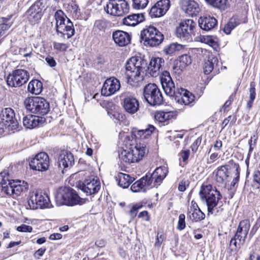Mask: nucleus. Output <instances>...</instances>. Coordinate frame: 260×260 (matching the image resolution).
I'll list each match as a JSON object with an SVG mask.
<instances>
[{"instance_id":"1","label":"nucleus","mask_w":260,"mask_h":260,"mask_svg":"<svg viewBox=\"0 0 260 260\" xmlns=\"http://www.w3.org/2000/svg\"><path fill=\"white\" fill-rule=\"evenodd\" d=\"M147 65L146 60L141 56H133L128 59L124 71L127 83L134 87L142 85Z\"/></svg>"},{"instance_id":"2","label":"nucleus","mask_w":260,"mask_h":260,"mask_svg":"<svg viewBox=\"0 0 260 260\" xmlns=\"http://www.w3.org/2000/svg\"><path fill=\"white\" fill-rule=\"evenodd\" d=\"M162 88L167 95L174 97L176 102L189 105L194 101V96L183 88L176 89L169 72L164 71L160 76Z\"/></svg>"},{"instance_id":"3","label":"nucleus","mask_w":260,"mask_h":260,"mask_svg":"<svg viewBox=\"0 0 260 260\" xmlns=\"http://www.w3.org/2000/svg\"><path fill=\"white\" fill-rule=\"evenodd\" d=\"M199 194L202 201L207 206L208 215H217L223 211L222 206H218L222 196L216 187L211 184H203L201 187Z\"/></svg>"},{"instance_id":"4","label":"nucleus","mask_w":260,"mask_h":260,"mask_svg":"<svg viewBox=\"0 0 260 260\" xmlns=\"http://www.w3.org/2000/svg\"><path fill=\"white\" fill-rule=\"evenodd\" d=\"M0 187L5 193L15 198L26 192L28 189V184L24 181L11 179L9 173L4 171L0 173Z\"/></svg>"},{"instance_id":"5","label":"nucleus","mask_w":260,"mask_h":260,"mask_svg":"<svg viewBox=\"0 0 260 260\" xmlns=\"http://www.w3.org/2000/svg\"><path fill=\"white\" fill-rule=\"evenodd\" d=\"M56 20V30L58 36L63 39H69L75 34L73 22L61 10L57 11L54 15Z\"/></svg>"},{"instance_id":"6","label":"nucleus","mask_w":260,"mask_h":260,"mask_svg":"<svg viewBox=\"0 0 260 260\" xmlns=\"http://www.w3.org/2000/svg\"><path fill=\"white\" fill-rule=\"evenodd\" d=\"M56 201L59 205L67 206L81 205L85 202V200L81 198L73 189L64 187L60 188L56 195Z\"/></svg>"},{"instance_id":"7","label":"nucleus","mask_w":260,"mask_h":260,"mask_svg":"<svg viewBox=\"0 0 260 260\" xmlns=\"http://www.w3.org/2000/svg\"><path fill=\"white\" fill-rule=\"evenodd\" d=\"M25 108L31 113L43 116L48 113L50 109L49 103L40 96H31L24 101Z\"/></svg>"},{"instance_id":"8","label":"nucleus","mask_w":260,"mask_h":260,"mask_svg":"<svg viewBox=\"0 0 260 260\" xmlns=\"http://www.w3.org/2000/svg\"><path fill=\"white\" fill-rule=\"evenodd\" d=\"M129 146V148L121 153V159L128 164L136 162L142 159L146 152V146L141 143H130Z\"/></svg>"},{"instance_id":"9","label":"nucleus","mask_w":260,"mask_h":260,"mask_svg":"<svg viewBox=\"0 0 260 260\" xmlns=\"http://www.w3.org/2000/svg\"><path fill=\"white\" fill-rule=\"evenodd\" d=\"M141 38L144 41L145 46L154 47L161 43L164 35L156 27L149 26L144 28L141 32Z\"/></svg>"},{"instance_id":"10","label":"nucleus","mask_w":260,"mask_h":260,"mask_svg":"<svg viewBox=\"0 0 260 260\" xmlns=\"http://www.w3.org/2000/svg\"><path fill=\"white\" fill-rule=\"evenodd\" d=\"M143 95L150 105H160L163 103L162 94L157 86L154 83L148 84L144 87Z\"/></svg>"},{"instance_id":"11","label":"nucleus","mask_w":260,"mask_h":260,"mask_svg":"<svg viewBox=\"0 0 260 260\" xmlns=\"http://www.w3.org/2000/svg\"><path fill=\"white\" fill-rule=\"evenodd\" d=\"M129 9L128 3L125 0H109L105 11L111 15L122 16L127 13Z\"/></svg>"},{"instance_id":"12","label":"nucleus","mask_w":260,"mask_h":260,"mask_svg":"<svg viewBox=\"0 0 260 260\" xmlns=\"http://www.w3.org/2000/svg\"><path fill=\"white\" fill-rule=\"evenodd\" d=\"M29 77V73L26 70L17 69L8 75L6 79L7 84L11 87H19L27 82Z\"/></svg>"},{"instance_id":"13","label":"nucleus","mask_w":260,"mask_h":260,"mask_svg":"<svg viewBox=\"0 0 260 260\" xmlns=\"http://www.w3.org/2000/svg\"><path fill=\"white\" fill-rule=\"evenodd\" d=\"M196 23L191 19H186L179 24L176 29V35L178 38L184 40L190 41L191 36H194V29Z\"/></svg>"},{"instance_id":"14","label":"nucleus","mask_w":260,"mask_h":260,"mask_svg":"<svg viewBox=\"0 0 260 260\" xmlns=\"http://www.w3.org/2000/svg\"><path fill=\"white\" fill-rule=\"evenodd\" d=\"M43 0L37 1L26 12V16L28 20L31 24L37 23L41 19L43 13Z\"/></svg>"},{"instance_id":"15","label":"nucleus","mask_w":260,"mask_h":260,"mask_svg":"<svg viewBox=\"0 0 260 260\" xmlns=\"http://www.w3.org/2000/svg\"><path fill=\"white\" fill-rule=\"evenodd\" d=\"M31 169L39 171H45L49 167V158L45 152H40L37 154L29 163Z\"/></svg>"},{"instance_id":"16","label":"nucleus","mask_w":260,"mask_h":260,"mask_svg":"<svg viewBox=\"0 0 260 260\" xmlns=\"http://www.w3.org/2000/svg\"><path fill=\"white\" fill-rule=\"evenodd\" d=\"M80 188L87 196L94 194L100 189L101 182L97 177L90 176L80 185Z\"/></svg>"},{"instance_id":"17","label":"nucleus","mask_w":260,"mask_h":260,"mask_svg":"<svg viewBox=\"0 0 260 260\" xmlns=\"http://www.w3.org/2000/svg\"><path fill=\"white\" fill-rule=\"evenodd\" d=\"M0 121H4L9 131L15 130L18 127V122L15 118V113L12 109L6 108L3 109L0 114Z\"/></svg>"},{"instance_id":"18","label":"nucleus","mask_w":260,"mask_h":260,"mask_svg":"<svg viewBox=\"0 0 260 260\" xmlns=\"http://www.w3.org/2000/svg\"><path fill=\"white\" fill-rule=\"evenodd\" d=\"M30 207L33 209L38 208H45L49 207L50 200L48 196L42 192H36L34 196H32L28 201Z\"/></svg>"},{"instance_id":"19","label":"nucleus","mask_w":260,"mask_h":260,"mask_svg":"<svg viewBox=\"0 0 260 260\" xmlns=\"http://www.w3.org/2000/svg\"><path fill=\"white\" fill-rule=\"evenodd\" d=\"M120 88L119 81L114 77H111L105 81L101 89V94L107 96H110L119 90Z\"/></svg>"},{"instance_id":"20","label":"nucleus","mask_w":260,"mask_h":260,"mask_svg":"<svg viewBox=\"0 0 260 260\" xmlns=\"http://www.w3.org/2000/svg\"><path fill=\"white\" fill-rule=\"evenodd\" d=\"M155 129V127L151 124L148 125L146 128L143 129L134 127L132 130L131 136L126 138H135L136 139L140 140L147 139L150 137Z\"/></svg>"},{"instance_id":"21","label":"nucleus","mask_w":260,"mask_h":260,"mask_svg":"<svg viewBox=\"0 0 260 260\" xmlns=\"http://www.w3.org/2000/svg\"><path fill=\"white\" fill-rule=\"evenodd\" d=\"M168 171L165 166L157 168L151 175H147L148 178L151 181L154 187H157L160 184L163 179L166 177Z\"/></svg>"},{"instance_id":"22","label":"nucleus","mask_w":260,"mask_h":260,"mask_svg":"<svg viewBox=\"0 0 260 260\" xmlns=\"http://www.w3.org/2000/svg\"><path fill=\"white\" fill-rule=\"evenodd\" d=\"M250 224L248 220L241 221L238 225L235 237L238 239V244L243 245L249 231Z\"/></svg>"},{"instance_id":"23","label":"nucleus","mask_w":260,"mask_h":260,"mask_svg":"<svg viewBox=\"0 0 260 260\" xmlns=\"http://www.w3.org/2000/svg\"><path fill=\"white\" fill-rule=\"evenodd\" d=\"M231 167L229 165H224L218 167L216 170L215 179L217 182L225 185L229 181Z\"/></svg>"},{"instance_id":"24","label":"nucleus","mask_w":260,"mask_h":260,"mask_svg":"<svg viewBox=\"0 0 260 260\" xmlns=\"http://www.w3.org/2000/svg\"><path fill=\"white\" fill-rule=\"evenodd\" d=\"M58 163L61 169L71 167L74 164V156L70 152L61 151L58 157Z\"/></svg>"},{"instance_id":"25","label":"nucleus","mask_w":260,"mask_h":260,"mask_svg":"<svg viewBox=\"0 0 260 260\" xmlns=\"http://www.w3.org/2000/svg\"><path fill=\"white\" fill-rule=\"evenodd\" d=\"M181 7L188 15L197 16L200 11L199 4L193 0H182Z\"/></svg>"},{"instance_id":"26","label":"nucleus","mask_w":260,"mask_h":260,"mask_svg":"<svg viewBox=\"0 0 260 260\" xmlns=\"http://www.w3.org/2000/svg\"><path fill=\"white\" fill-rule=\"evenodd\" d=\"M165 63L164 59L160 57L152 58L149 64V67L147 66L146 70L148 71V73L152 77H156L159 74L160 69L164 66Z\"/></svg>"},{"instance_id":"27","label":"nucleus","mask_w":260,"mask_h":260,"mask_svg":"<svg viewBox=\"0 0 260 260\" xmlns=\"http://www.w3.org/2000/svg\"><path fill=\"white\" fill-rule=\"evenodd\" d=\"M112 37L114 42L120 47L126 46L131 41V36L129 34L122 30L113 32Z\"/></svg>"},{"instance_id":"28","label":"nucleus","mask_w":260,"mask_h":260,"mask_svg":"<svg viewBox=\"0 0 260 260\" xmlns=\"http://www.w3.org/2000/svg\"><path fill=\"white\" fill-rule=\"evenodd\" d=\"M153 187L151 181L148 178L147 175L141 178L132 184L131 189L132 191L137 192L139 191L145 192L149 187Z\"/></svg>"},{"instance_id":"29","label":"nucleus","mask_w":260,"mask_h":260,"mask_svg":"<svg viewBox=\"0 0 260 260\" xmlns=\"http://www.w3.org/2000/svg\"><path fill=\"white\" fill-rule=\"evenodd\" d=\"M139 104L138 100L132 95H129L124 98L123 108L128 113L133 114L139 110Z\"/></svg>"},{"instance_id":"30","label":"nucleus","mask_w":260,"mask_h":260,"mask_svg":"<svg viewBox=\"0 0 260 260\" xmlns=\"http://www.w3.org/2000/svg\"><path fill=\"white\" fill-rule=\"evenodd\" d=\"M198 22L200 28L205 31L212 29L217 25V20L210 16L201 17Z\"/></svg>"},{"instance_id":"31","label":"nucleus","mask_w":260,"mask_h":260,"mask_svg":"<svg viewBox=\"0 0 260 260\" xmlns=\"http://www.w3.org/2000/svg\"><path fill=\"white\" fill-rule=\"evenodd\" d=\"M191 62V60L190 56L187 54H183L180 56L179 59L176 61L173 67V70L175 71V72L180 74Z\"/></svg>"},{"instance_id":"32","label":"nucleus","mask_w":260,"mask_h":260,"mask_svg":"<svg viewBox=\"0 0 260 260\" xmlns=\"http://www.w3.org/2000/svg\"><path fill=\"white\" fill-rule=\"evenodd\" d=\"M145 19L143 13L133 14L130 15L123 19V23L127 26H135L137 24L143 22Z\"/></svg>"},{"instance_id":"33","label":"nucleus","mask_w":260,"mask_h":260,"mask_svg":"<svg viewBox=\"0 0 260 260\" xmlns=\"http://www.w3.org/2000/svg\"><path fill=\"white\" fill-rule=\"evenodd\" d=\"M42 121V118L39 116L29 115L23 118V123L27 128H32L38 126Z\"/></svg>"},{"instance_id":"34","label":"nucleus","mask_w":260,"mask_h":260,"mask_svg":"<svg viewBox=\"0 0 260 260\" xmlns=\"http://www.w3.org/2000/svg\"><path fill=\"white\" fill-rule=\"evenodd\" d=\"M12 16L8 18L2 17L0 18V44L5 38V35L12 26L13 22L10 21Z\"/></svg>"},{"instance_id":"35","label":"nucleus","mask_w":260,"mask_h":260,"mask_svg":"<svg viewBox=\"0 0 260 260\" xmlns=\"http://www.w3.org/2000/svg\"><path fill=\"white\" fill-rule=\"evenodd\" d=\"M116 178L118 181V185L123 188H127L134 181V178L122 173H119Z\"/></svg>"},{"instance_id":"36","label":"nucleus","mask_w":260,"mask_h":260,"mask_svg":"<svg viewBox=\"0 0 260 260\" xmlns=\"http://www.w3.org/2000/svg\"><path fill=\"white\" fill-rule=\"evenodd\" d=\"M205 214L201 210L197 209L196 210H188L187 213V219L190 220L192 222H197L204 219Z\"/></svg>"},{"instance_id":"37","label":"nucleus","mask_w":260,"mask_h":260,"mask_svg":"<svg viewBox=\"0 0 260 260\" xmlns=\"http://www.w3.org/2000/svg\"><path fill=\"white\" fill-rule=\"evenodd\" d=\"M27 89L32 94H39L43 90V84L38 80H32L28 85Z\"/></svg>"},{"instance_id":"38","label":"nucleus","mask_w":260,"mask_h":260,"mask_svg":"<svg viewBox=\"0 0 260 260\" xmlns=\"http://www.w3.org/2000/svg\"><path fill=\"white\" fill-rule=\"evenodd\" d=\"M183 45L178 43H172L164 47L162 51L167 55H173L177 52L183 49Z\"/></svg>"},{"instance_id":"39","label":"nucleus","mask_w":260,"mask_h":260,"mask_svg":"<svg viewBox=\"0 0 260 260\" xmlns=\"http://www.w3.org/2000/svg\"><path fill=\"white\" fill-rule=\"evenodd\" d=\"M217 63L218 60L215 57L205 61L203 65L204 73L206 75L209 74L213 70L215 67L217 66Z\"/></svg>"},{"instance_id":"40","label":"nucleus","mask_w":260,"mask_h":260,"mask_svg":"<svg viewBox=\"0 0 260 260\" xmlns=\"http://www.w3.org/2000/svg\"><path fill=\"white\" fill-rule=\"evenodd\" d=\"M239 23V21L237 18L232 17L230 19L228 23L224 26L223 30L225 34L229 35Z\"/></svg>"},{"instance_id":"41","label":"nucleus","mask_w":260,"mask_h":260,"mask_svg":"<svg viewBox=\"0 0 260 260\" xmlns=\"http://www.w3.org/2000/svg\"><path fill=\"white\" fill-rule=\"evenodd\" d=\"M212 7L221 11L224 10L226 8L227 0H205Z\"/></svg>"},{"instance_id":"42","label":"nucleus","mask_w":260,"mask_h":260,"mask_svg":"<svg viewBox=\"0 0 260 260\" xmlns=\"http://www.w3.org/2000/svg\"><path fill=\"white\" fill-rule=\"evenodd\" d=\"M166 14L156 3L151 7L149 12V15L152 18L160 17Z\"/></svg>"},{"instance_id":"43","label":"nucleus","mask_w":260,"mask_h":260,"mask_svg":"<svg viewBox=\"0 0 260 260\" xmlns=\"http://www.w3.org/2000/svg\"><path fill=\"white\" fill-rule=\"evenodd\" d=\"M255 85L254 82H251L250 84L249 88V100L247 102L246 107L250 109L252 106L253 103L255 99L256 92H255Z\"/></svg>"},{"instance_id":"44","label":"nucleus","mask_w":260,"mask_h":260,"mask_svg":"<svg viewBox=\"0 0 260 260\" xmlns=\"http://www.w3.org/2000/svg\"><path fill=\"white\" fill-rule=\"evenodd\" d=\"M107 26V22L103 20H98L94 22L93 30L95 32L104 31Z\"/></svg>"},{"instance_id":"45","label":"nucleus","mask_w":260,"mask_h":260,"mask_svg":"<svg viewBox=\"0 0 260 260\" xmlns=\"http://www.w3.org/2000/svg\"><path fill=\"white\" fill-rule=\"evenodd\" d=\"M148 0H133V7L135 9H143L148 3Z\"/></svg>"},{"instance_id":"46","label":"nucleus","mask_w":260,"mask_h":260,"mask_svg":"<svg viewBox=\"0 0 260 260\" xmlns=\"http://www.w3.org/2000/svg\"><path fill=\"white\" fill-rule=\"evenodd\" d=\"M156 4L162 10V11L166 13L167 12L171 5L170 0H160Z\"/></svg>"},{"instance_id":"47","label":"nucleus","mask_w":260,"mask_h":260,"mask_svg":"<svg viewBox=\"0 0 260 260\" xmlns=\"http://www.w3.org/2000/svg\"><path fill=\"white\" fill-rule=\"evenodd\" d=\"M237 238H236L235 235L232 238L230 241V247L231 250L234 252H236L240 248L242 245H239Z\"/></svg>"},{"instance_id":"48","label":"nucleus","mask_w":260,"mask_h":260,"mask_svg":"<svg viewBox=\"0 0 260 260\" xmlns=\"http://www.w3.org/2000/svg\"><path fill=\"white\" fill-rule=\"evenodd\" d=\"M54 49L58 51H66L69 47V45L54 42L53 43Z\"/></svg>"},{"instance_id":"49","label":"nucleus","mask_w":260,"mask_h":260,"mask_svg":"<svg viewBox=\"0 0 260 260\" xmlns=\"http://www.w3.org/2000/svg\"><path fill=\"white\" fill-rule=\"evenodd\" d=\"M185 216L184 214H181L179 216V220L177 225V229L182 230L185 228Z\"/></svg>"},{"instance_id":"50","label":"nucleus","mask_w":260,"mask_h":260,"mask_svg":"<svg viewBox=\"0 0 260 260\" xmlns=\"http://www.w3.org/2000/svg\"><path fill=\"white\" fill-rule=\"evenodd\" d=\"M67 7L68 11H69L73 14H77L78 11V6L74 1H71L68 4Z\"/></svg>"},{"instance_id":"51","label":"nucleus","mask_w":260,"mask_h":260,"mask_svg":"<svg viewBox=\"0 0 260 260\" xmlns=\"http://www.w3.org/2000/svg\"><path fill=\"white\" fill-rule=\"evenodd\" d=\"M169 114L168 113L159 112L155 115V118L159 122H164L168 119Z\"/></svg>"},{"instance_id":"52","label":"nucleus","mask_w":260,"mask_h":260,"mask_svg":"<svg viewBox=\"0 0 260 260\" xmlns=\"http://www.w3.org/2000/svg\"><path fill=\"white\" fill-rule=\"evenodd\" d=\"M234 168L236 169V177L233 179L232 183H231V186H234L235 184L239 181V174H240V168L239 166L237 164H234Z\"/></svg>"},{"instance_id":"53","label":"nucleus","mask_w":260,"mask_h":260,"mask_svg":"<svg viewBox=\"0 0 260 260\" xmlns=\"http://www.w3.org/2000/svg\"><path fill=\"white\" fill-rule=\"evenodd\" d=\"M17 230L20 232L30 233L32 231V228L31 226L22 224L17 228Z\"/></svg>"},{"instance_id":"54","label":"nucleus","mask_w":260,"mask_h":260,"mask_svg":"<svg viewBox=\"0 0 260 260\" xmlns=\"http://www.w3.org/2000/svg\"><path fill=\"white\" fill-rule=\"evenodd\" d=\"M165 238V235L162 233H158L154 244L155 247H159Z\"/></svg>"},{"instance_id":"55","label":"nucleus","mask_w":260,"mask_h":260,"mask_svg":"<svg viewBox=\"0 0 260 260\" xmlns=\"http://www.w3.org/2000/svg\"><path fill=\"white\" fill-rule=\"evenodd\" d=\"M201 142V139L198 138L196 141L191 144L190 148L193 152H196L198 148V147L200 145Z\"/></svg>"},{"instance_id":"56","label":"nucleus","mask_w":260,"mask_h":260,"mask_svg":"<svg viewBox=\"0 0 260 260\" xmlns=\"http://www.w3.org/2000/svg\"><path fill=\"white\" fill-rule=\"evenodd\" d=\"M45 60L47 62L49 66L51 68L54 67L56 65V62L54 58L51 56H48L45 58Z\"/></svg>"},{"instance_id":"57","label":"nucleus","mask_w":260,"mask_h":260,"mask_svg":"<svg viewBox=\"0 0 260 260\" xmlns=\"http://www.w3.org/2000/svg\"><path fill=\"white\" fill-rule=\"evenodd\" d=\"M46 250V248H41L39 249L35 252V253L34 254V256L36 258L39 259L40 257L41 256H43V255L44 254Z\"/></svg>"},{"instance_id":"58","label":"nucleus","mask_w":260,"mask_h":260,"mask_svg":"<svg viewBox=\"0 0 260 260\" xmlns=\"http://www.w3.org/2000/svg\"><path fill=\"white\" fill-rule=\"evenodd\" d=\"M237 90H238V87L236 89L234 92L230 96L229 100H228L224 103V106L225 107V108H226L227 107L229 106L231 104L232 101H233V100H234V98L235 96V95L236 94V92H237Z\"/></svg>"},{"instance_id":"59","label":"nucleus","mask_w":260,"mask_h":260,"mask_svg":"<svg viewBox=\"0 0 260 260\" xmlns=\"http://www.w3.org/2000/svg\"><path fill=\"white\" fill-rule=\"evenodd\" d=\"M189 154V150H183L180 153V156L183 161H185L188 158Z\"/></svg>"},{"instance_id":"60","label":"nucleus","mask_w":260,"mask_h":260,"mask_svg":"<svg viewBox=\"0 0 260 260\" xmlns=\"http://www.w3.org/2000/svg\"><path fill=\"white\" fill-rule=\"evenodd\" d=\"M218 158V153H215V152L213 153L210 155L209 159H208L207 163L208 164H212Z\"/></svg>"},{"instance_id":"61","label":"nucleus","mask_w":260,"mask_h":260,"mask_svg":"<svg viewBox=\"0 0 260 260\" xmlns=\"http://www.w3.org/2000/svg\"><path fill=\"white\" fill-rule=\"evenodd\" d=\"M141 208V206L138 205H134L131 210V214L132 216H135L136 215L137 211Z\"/></svg>"},{"instance_id":"62","label":"nucleus","mask_w":260,"mask_h":260,"mask_svg":"<svg viewBox=\"0 0 260 260\" xmlns=\"http://www.w3.org/2000/svg\"><path fill=\"white\" fill-rule=\"evenodd\" d=\"M253 177L254 181L260 185V171L254 172Z\"/></svg>"},{"instance_id":"63","label":"nucleus","mask_w":260,"mask_h":260,"mask_svg":"<svg viewBox=\"0 0 260 260\" xmlns=\"http://www.w3.org/2000/svg\"><path fill=\"white\" fill-rule=\"evenodd\" d=\"M222 147V142L221 140H216L213 145V148L215 151H219Z\"/></svg>"},{"instance_id":"64","label":"nucleus","mask_w":260,"mask_h":260,"mask_svg":"<svg viewBox=\"0 0 260 260\" xmlns=\"http://www.w3.org/2000/svg\"><path fill=\"white\" fill-rule=\"evenodd\" d=\"M138 217L139 218H144L145 217V220L146 221L149 220V217L148 216V213L147 211H143L142 212H141L139 215Z\"/></svg>"}]
</instances>
